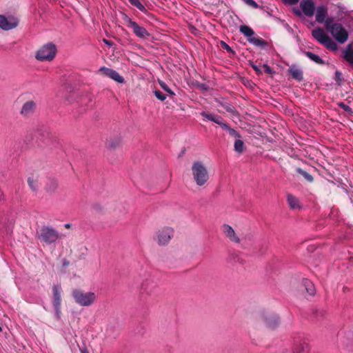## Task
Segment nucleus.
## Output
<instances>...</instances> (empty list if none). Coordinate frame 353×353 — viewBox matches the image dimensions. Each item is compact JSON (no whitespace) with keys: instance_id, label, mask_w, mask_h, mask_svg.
Masks as SVG:
<instances>
[{"instance_id":"nucleus-16","label":"nucleus","mask_w":353,"mask_h":353,"mask_svg":"<svg viewBox=\"0 0 353 353\" xmlns=\"http://www.w3.org/2000/svg\"><path fill=\"white\" fill-rule=\"evenodd\" d=\"M327 9L324 6H318L316 10V20L319 23H324L325 26V21L327 20Z\"/></svg>"},{"instance_id":"nucleus-2","label":"nucleus","mask_w":353,"mask_h":353,"mask_svg":"<svg viewBox=\"0 0 353 353\" xmlns=\"http://www.w3.org/2000/svg\"><path fill=\"white\" fill-rule=\"evenodd\" d=\"M192 174L194 181L199 186L205 185L210 178L206 167L201 161H195L192 163Z\"/></svg>"},{"instance_id":"nucleus-4","label":"nucleus","mask_w":353,"mask_h":353,"mask_svg":"<svg viewBox=\"0 0 353 353\" xmlns=\"http://www.w3.org/2000/svg\"><path fill=\"white\" fill-rule=\"evenodd\" d=\"M57 54V47L52 43L42 46L36 52L35 57L40 61H51Z\"/></svg>"},{"instance_id":"nucleus-40","label":"nucleus","mask_w":353,"mask_h":353,"mask_svg":"<svg viewBox=\"0 0 353 353\" xmlns=\"http://www.w3.org/2000/svg\"><path fill=\"white\" fill-rule=\"evenodd\" d=\"M266 67V71L268 72H270V69L268 66L265 65Z\"/></svg>"},{"instance_id":"nucleus-11","label":"nucleus","mask_w":353,"mask_h":353,"mask_svg":"<svg viewBox=\"0 0 353 353\" xmlns=\"http://www.w3.org/2000/svg\"><path fill=\"white\" fill-rule=\"evenodd\" d=\"M18 23L19 21L17 18L0 15V28L3 30H12L16 28Z\"/></svg>"},{"instance_id":"nucleus-7","label":"nucleus","mask_w":353,"mask_h":353,"mask_svg":"<svg viewBox=\"0 0 353 353\" xmlns=\"http://www.w3.org/2000/svg\"><path fill=\"white\" fill-rule=\"evenodd\" d=\"M174 230L170 227H164L159 229L155 235L154 240L161 246L166 245L174 236Z\"/></svg>"},{"instance_id":"nucleus-14","label":"nucleus","mask_w":353,"mask_h":353,"mask_svg":"<svg viewBox=\"0 0 353 353\" xmlns=\"http://www.w3.org/2000/svg\"><path fill=\"white\" fill-rule=\"evenodd\" d=\"M36 109V103L33 101H28L26 102L21 107L20 114L23 117H30L32 115Z\"/></svg>"},{"instance_id":"nucleus-34","label":"nucleus","mask_w":353,"mask_h":353,"mask_svg":"<svg viewBox=\"0 0 353 353\" xmlns=\"http://www.w3.org/2000/svg\"><path fill=\"white\" fill-rule=\"evenodd\" d=\"M228 132L229 133V134L230 136H232V137H233L234 138L238 139V138H241V137L240 134L238 132H236L234 129H233L232 128L229 130V131Z\"/></svg>"},{"instance_id":"nucleus-13","label":"nucleus","mask_w":353,"mask_h":353,"mask_svg":"<svg viewBox=\"0 0 353 353\" xmlns=\"http://www.w3.org/2000/svg\"><path fill=\"white\" fill-rule=\"evenodd\" d=\"M100 71L103 72V74L110 77V79H113L114 81L123 83L124 82V79L122 76L119 74V72H117L116 70L105 68V67H101L100 68Z\"/></svg>"},{"instance_id":"nucleus-12","label":"nucleus","mask_w":353,"mask_h":353,"mask_svg":"<svg viewBox=\"0 0 353 353\" xmlns=\"http://www.w3.org/2000/svg\"><path fill=\"white\" fill-rule=\"evenodd\" d=\"M221 231L224 236L230 241L235 243H240V239L235 232L234 230L228 224H223L221 226Z\"/></svg>"},{"instance_id":"nucleus-17","label":"nucleus","mask_w":353,"mask_h":353,"mask_svg":"<svg viewBox=\"0 0 353 353\" xmlns=\"http://www.w3.org/2000/svg\"><path fill=\"white\" fill-rule=\"evenodd\" d=\"M289 72L292 77L299 81H301L303 79V72L301 69L296 68L294 65L290 67Z\"/></svg>"},{"instance_id":"nucleus-31","label":"nucleus","mask_w":353,"mask_h":353,"mask_svg":"<svg viewBox=\"0 0 353 353\" xmlns=\"http://www.w3.org/2000/svg\"><path fill=\"white\" fill-rule=\"evenodd\" d=\"M159 83L161 88L163 90H164L165 91H166L167 92H168L171 94H174V92L170 89V88L168 86V85L165 82H163V81H159Z\"/></svg>"},{"instance_id":"nucleus-33","label":"nucleus","mask_w":353,"mask_h":353,"mask_svg":"<svg viewBox=\"0 0 353 353\" xmlns=\"http://www.w3.org/2000/svg\"><path fill=\"white\" fill-rule=\"evenodd\" d=\"M334 80L338 82L339 83H341V82L343 81L342 78V74L340 71L336 70L334 73Z\"/></svg>"},{"instance_id":"nucleus-28","label":"nucleus","mask_w":353,"mask_h":353,"mask_svg":"<svg viewBox=\"0 0 353 353\" xmlns=\"http://www.w3.org/2000/svg\"><path fill=\"white\" fill-rule=\"evenodd\" d=\"M234 146L235 151L238 153H241L244 150V143L240 138L236 139Z\"/></svg>"},{"instance_id":"nucleus-6","label":"nucleus","mask_w":353,"mask_h":353,"mask_svg":"<svg viewBox=\"0 0 353 353\" xmlns=\"http://www.w3.org/2000/svg\"><path fill=\"white\" fill-rule=\"evenodd\" d=\"M157 288L154 277L150 273H145L141 283L139 290L143 294H152Z\"/></svg>"},{"instance_id":"nucleus-38","label":"nucleus","mask_w":353,"mask_h":353,"mask_svg":"<svg viewBox=\"0 0 353 353\" xmlns=\"http://www.w3.org/2000/svg\"><path fill=\"white\" fill-rule=\"evenodd\" d=\"M222 43H223V46H225V49H226V50H230V48L229 47V46H228V45H227V44H226L225 43H224V42H222Z\"/></svg>"},{"instance_id":"nucleus-43","label":"nucleus","mask_w":353,"mask_h":353,"mask_svg":"<svg viewBox=\"0 0 353 353\" xmlns=\"http://www.w3.org/2000/svg\"><path fill=\"white\" fill-rule=\"evenodd\" d=\"M1 330H2V328H1V327L0 326V332H1Z\"/></svg>"},{"instance_id":"nucleus-5","label":"nucleus","mask_w":353,"mask_h":353,"mask_svg":"<svg viewBox=\"0 0 353 353\" xmlns=\"http://www.w3.org/2000/svg\"><path fill=\"white\" fill-rule=\"evenodd\" d=\"M313 37L327 49L332 51L337 50L336 43L321 28H316L312 32Z\"/></svg>"},{"instance_id":"nucleus-10","label":"nucleus","mask_w":353,"mask_h":353,"mask_svg":"<svg viewBox=\"0 0 353 353\" xmlns=\"http://www.w3.org/2000/svg\"><path fill=\"white\" fill-rule=\"evenodd\" d=\"M127 21L128 27L132 30L137 37L141 39H145L150 36L147 30L145 28L140 26L137 22L132 21L130 18L127 19Z\"/></svg>"},{"instance_id":"nucleus-19","label":"nucleus","mask_w":353,"mask_h":353,"mask_svg":"<svg viewBox=\"0 0 353 353\" xmlns=\"http://www.w3.org/2000/svg\"><path fill=\"white\" fill-rule=\"evenodd\" d=\"M287 201L291 209H298L300 208L299 201V199L293 196L292 194H288L287 196Z\"/></svg>"},{"instance_id":"nucleus-15","label":"nucleus","mask_w":353,"mask_h":353,"mask_svg":"<svg viewBox=\"0 0 353 353\" xmlns=\"http://www.w3.org/2000/svg\"><path fill=\"white\" fill-rule=\"evenodd\" d=\"M300 7L307 17H312L314 13V4L311 0H303L300 3Z\"/></svg>"},{"instance_id":"nucleus-23","label":"nucleus","mask_w":353,"mask_h":353,"mask_svg":"<svg viewBox=\"0 0 353 353\" xmlns=\"http://www.w3.org/2000/svg\"><path fill=\"white\" fill-rule=\"evenodd\" d=\"M305 54L310 60H312V61L315 62L317 64L322 65L324 63V61L319 55L315 54L312 52H305Z\"/></svg>"},{"instance_id":"nucleus-18","label":"nucleus","mask_w":353,"mask_h":353,"mask_svg":"<svg viewBox=\"0 0 353 353\" xmlns=\"http://www.w3.org/2000/svg\"><path fill=\"white\" fill-rule=\"evenodd\" d=\"M264 321L267 326L274 327L279 323V318L276 315L270 314L264 317Z\"/></svg>"},{"instance_id":"nucleus-41","label":"nucleus","mask_w":353,"mask_h":353,"mask_svg":"<svg viewBox=\"0 0 353 353\" xmlns=\"http://www.w3.org/2000/svg\"><path fill=\"white\" fill-rule=\"evenodd\" d=\"M3 199V193L0 190V201Z\"/></svg>"},{"instance_id":"nucleus-27","label":"nucleus","mask_w":353,"mask_h":353,"mask_svg":"<svg viewBox=\"0 0 353 353\" xmlns=\"http://www.w3.org/2000/svg\"><path fill=\"white\" fill-rule=\"evenodd\" d=\"M344 59L350 64H353V50L352 49H346L343 52Z\"/></svg>"},{"instance_id":"nucleus-29","label":"nucleus","mask_w":353,"mask_h":353,"mask_svg":"<svg viewBox=\"0 0 353 353\" xmlns=\"http://www.w3.org/2000/svg\"><path fill=\"white\" fill-rule=\"evenodd\" d=\"M296 172L301 174L307 181L312 182L313 181V177L311 174L307 173L306 171L302 170L301 168H297Z\"/></svg>"},{"instance_id":"nucleus-32","label":"nucleus","mask_w":353,"mask_h":353,"mask_svg":"<svg viewBox=\"0 0 353 353\" xmlns=\"http://www.w3.org/2000/svg\"><path fill=\"white\" fill-rule=\"evenodd\" d=\"M246 5L253 8H258L259 5L254 0H242Z\"/></svg>"},{"instance_id":"nucleus-39","label":"nucleus","mask_w":353,"mask_h":353,"mask_svg":"<svg viewBox=\"0 0 353 353\" xmlns=\"http://www.w3.org/2000/svg\"><path fill=\"white\" fill-rule=\"evenodd\" d=\"M81 353H88V352L86 350H81Z\"/></svg>"},{"instance_id":"nucleus-21","label":"nucleus","mask_w":353,"mask_h":353,"mask_svg":"<svg viewBox=\"0 0 353 353\" xmlns=\"http://www.w3.org/2000/svg\"><path fill=\"white\" fill-rule=\"evenodd\" d=\"M201 115L203 117H204L205 119H207L208 120L213 121V122L217 123L218 125L223 120V119L219 115L214 114H209L205 112H202Z\"/></svg>"},{"instance_id":"nucleus-37","label":"nucleus","mask_w":353,"mask_h":353,"mask_svg":"<svg viewBox=\"0 0 353 353\" xmlns=\"http://www.w3.org/2000/svg\"><path fill=\"white\" fill-rule=\"evenodd\" d=\"M103 42L108 46H111L112 45V43L110 41H108L105 39H103Z\"/></svg>"},{"instance_id":"nucleus-8","label":"nucleus","mask_w":353,"mask_h":353,"mask_svg":"<svg viewBox=\"0 0 353 353\" xmlns=\"http://www.w3.org/2000/svg\"><path fill=\"white\" fill-rule=\"evenodd\" d=\"M39 239L47 244H51L60 239V234L54 228L45 226L40 230Z\"/></svg>"},{"instance_id":"nucleus-24","label":"nucleus","mask_w":353,"mask_h":353,"mask_svg":"<svg viewBox=\"0 0 353 353\" xmlns=\"http://www.w3.org/2000/svg\"><path fill=\"white\" fill-rule=\"evenodd\" d=\"M248 41L250 43H252V44H253V45H254L256 46L263 47V46H265L266 45V42L263 39H261L259 37H252L248 39Z\"/></svg>"},{"instance_id":"nucleus-25","label":"nucleus","mask_w":353,"mask_h":353,"mask_svg":"<svg viewBox=\"0 0 353 353\" xmlns=\"http://www.w3.org/2000/svg\"><path fill=\"white\" fill-rule=\"evenodd\" d=\"M304 285L305 286L306 291L310 295H314L315 293V288L314 284L309 280L304 281Z\"/></svg>"},{"instance_id":"nucleus-36","label":"nucleus","mask_w":353,"mask_h":353,"mask_svg":"<svg viewBox=\"0 0 353 353\" xmlns=\"http://www.w3.org/2000/svg\"><path fill=\"white\" fill-rule=\"evenodd\" d=\"M285 3L290 5H294L299 2V0H283Z\"/></svg>"},{"instance_id":"nucleus-22","label":"nucleus","mask_w":353,"mask_h":353,"mask_svg":"<svg viewBox=\"0 0 353 353\" xmlns=\"http://www.w3.org/2000/svg\"><path fill=\"white\" fill-rule=\"evenodd\" d=\"M240 32L248 39L252 37L254 34V30L246 25H242L239 28Z\"/></svg>"},{"instance_id":"nucleus-42","label":"nucleus","mask_w":353,"mask_h":353,"mask_svg":"<svg viewBox=\"0 0 353 353\" xmlns=\"http://www.w3.org/2000/svg\"><path fill=\"white\" fill-rule=\"evenodd\" d=\"M65 228H69L70 227V225L69 224H65Z\"/></svg>"},{"instance_id":"nucleus-9","label":"nucleus","mask_w":353,"mask_h":353,"mask_svg":"<svg viewBox=\"0 0 353 353\" xmlns=\"http://www.w3.org/2000/svg\"><path fill=\"white\" fill-rule=\"evenodd\" d=\"M61 286L59 284L54 285L52 287V305L55 312V316L57 319L61 316Z\"/></svg>"},{"instance_id":"nucleus-20","label":"nucleus","mask_w":353,"mask_h":353,"mask_svg":"<svg viewBox=\"0 0 353 353\" xmlns=\"http://www.w3.org/2000/svg\"><path fill=\"white\" fill-rule=\"evenodd\" d=\"M294 353H308L309 345L305 341L299 342L294 349Z\"/></svg>"},{"instance_id":"nucleus-26","label":"nucleus","mask_w":353,"mask_h":353,"mask_svg":"<svg viewBox=\"0 0 353 353\" xmlns=\"http://www.w3.org/2000/svg\"><path fill=\"white\" fill-rule=\"evenodd\" d=\"M28 183L30 188L34 191H36L39 188V183H38L37 178H34L33 176L28 177Z\"/></svg>"},{"instance_id":"nucleus-1","label":"nucleus","mask_w":353,"mask_h":353,"mask_svg":"<svg viewBox=\"0 0 353 353\" xmlns=\"http://www.w3.org/2000/svg\"><path fill=\"white\" fill-rule=\"evenodd\" d=\"M325 28L339 43H344L348 39L347 30L342 24L334 22L332 18H327Z\"/></svg>"},{"instance_id":"nucleus-35","label":"nucleus","mask_w":353,"mask_h":353,"mask_svg":"<svg viewBox=\"0 0 353 353\" xmlns=\"http://www.w3.org/2000/svg\"><path fill=\"white\" fill-rule=\"evenodd\" d=\"M223 130H226L227 132L229 131V130L231 128L227 123L223 122L222 120L221 122L219 124Z\"/></svg>"},{"instance_id":"nucleus-3","label":"nucleus","mask_w":353,"mask_h":353,"mask_svg":"<svg viewBox=\"0 0 353 353\" xmlns=\"http://www.w3.org/2000/svg\"><path fill=\"white\" fill-rule=\"evenodd\" d=\"M72 294L75 302L81 306H90L97 299V294L92 292H85L80 290H74Z\"/></svg>"},{"instance_id":"nucleus-30","label":"nucleus","mask_w":353,"mask_h":353,"mask_svg":"<svg viewBox=\"0 0 353 353\" xmlns=\"http://www.w3.org/2000/svg\"><path fill=\"white\" fill-rule=\"evenodd\" d=\"M154 95L158 99H159L161 101H163L164 100H165V99L167 97L166 95L165 94H163L162 92H161L160 90H155Z\"/></svg>"}]
</instances>
